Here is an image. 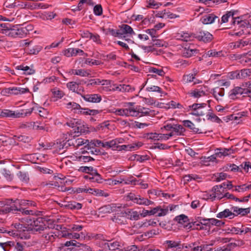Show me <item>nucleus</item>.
<instances>
[{
  "instance_id": "obj_2",
  "label": "nucleus",
  "mask_w": 251,
  "mask_h": 251,
  "mask_svg": "<svg viewBox=\"0 0 251 251\" xmlns=\"http://www.w3.org/2000/svg\"><path fill=\"white\" fill-rule=\"evenodd\" d=\"M10 37L23 38L29 34V31L33 29L32 26L28 25L26 27H19L17 25L11 24Z\"/></svg>"
},
{
  "instance_id": "obj_21",
  "label": "nucleus",
  "mask_w": 251,
  "mask_h": 251,
  "mask_svg": "<svg viewBox=\"0 0 251 251\" xmlns=\"http://www.w3.org/2000/svg\"><path fill=\"white\" fill-rule=\"evenodd\" d=\"M87 141H85V139L81 138H73L69 139L67 141V145L70 146H74L75 148H78L79 147L84 145L85 143H87Z\"/></svg>"
},
{
  "instance_id": "obj_35",
  "label": "nucleus",
  "mask_w": 251,
  "mask_h": 251,
  "mask_svg": "<svg viewBox=\"0 0 251 251\" xmlns=\"http://www.w3.org/2000/svg\"><path fill=\"white\" fill-rule=\"evenodd\" d=\"M217 151L216 154L217 156L221 157L222 156H226L232 154L233 153V150L232 148H223L217 149Z\"/></svg>"
},
{
  "instance_id": "obj_33",
  "label": "nucleus",
  "mask_w": 251,
  "mask_h": 251,
  "mask_svg": "<svg viewBox=\"0 0 251 251\" xmlns=\"http://www.w3.org/2000/svg\"><path fill=\"white\" fill-rule=\"evenodd\" d=\"M147 138L153 140H166L165 134L157 133H149L147 134Z\"/></svg>"
},
{
  "instance_id": "obj_39",
  "label": "nucleus",
  "mask_w": 251,
  "mask_h": 251,
  "mask_svg": "<svg viewBox=\"0 0 251 251\" xmlns=\"http://www.w3.org/2000/svg\"><path fill=\"white\" fill-rule=\"evenodd\" d=\"M117 213L114 215L112 220L115 223H118L119 224H125L126 221V217H122V215L120 214V212H117Z\"/></svg>"
},
{
  "instance_id": "obj_32",
  "label": "nucleus",
  "mask_w": 251,
  "mask_h": 251,
  "mask_svg": "<svg viewBox=\"0 0 251 251\" xmlns=\"http://www.w3.org/2000/svg\"><path fill=\"white\" fill-rule=\"evenodd\" d=\"M110 83V81L108 80L102 79L100 80L99 78L90 79L87 84V86H94L96 85H108Z\"/></svg>"
},
{
  "instance_id": "obj_25",
  "label": "nucleus",
  "mask_w": 251,
  "mask_h": 251,
  "mask_svg": "<svg viewBox=\"0 0 251 251\" xmlns=\"http://www.w3.org/2000/svg\"><path fill=\"white\" fill-rule=\"evenodd\" d=\"M216 19H218L219 21L218 17L214 14H208L202 16L201 21L203 24L207 25L213 23Z\"/></svg>"
},
{
  "instance_id": "obj_23",
  "label": "nucleus",
  "mask_w": 251,
  "mask_h": 251,
  "mask_svg": "<svg viewBox=\"0 0 251 251\" xmlns=\"http://www.w3.org/2000/svg\"><path fill=\"white\" fill-rule=\"evenodd\" d=\"M99 113L98 110L90 109L88 108H82L80 106L76 110L75 113L83 115H96Z\"/></svg>"
},
{
  "instance_id": "obj_8",
  "label": "nucleus",
  "mask_w": 251,
  "mask_h": 251,
  "mask_svg": "<svg viewBox=\"0 0 251 251\" xmlns=\"http://www.w3.org/2000/svg\"><path fill=\"white\" fill-rule=\"evenodd\" d=\"M121 209H122V204L112 203L100 207L99 209V212L102 214L110 213L114 212H120Z\"/></svg>"
},
{
  "instance_id": "obj_61",
  "label": "nucleus",
  "mask_w": 251,
  "mask_h": 251,
  "mask_svg": "<svg viewBox=\"0 0 251 251\" xmlns=\"http://www.w3.org/2000/svg\"><path fill=\"white\" fill-rule=\"evenodd\" d=\"M92 195L97 196H104V197H107L109 196V195L105 193L103 190L93 188Z\"/></svg>"
},
{
  "instance_id": "obj_17",
  "label": "nucleus",
  "mask_w": 251,
  "mask_h": 251,
  "mask_svg": "<svg viewBox=\"0 0 251 251\" xmlns=\"http://www.w3.org/2000/svg\"><path fill=\"white\" fill-rule=\"evenodd\" d=\"M212 191L213 193L209 195L208 197V199L214 200L216 198L219 199H221L224 198V195H222L224 189H222V185H216L214 186L212 189Z\"/></svg>"
},
{
  "instance_id": "obj_48",
  "label": "nucleus",
  "mask_w": 251,
  "mask_h": 251,
  "mask_svg": "<svg viewBox=\"0 0 251 251\" xmlns=\"http://www.w3.org/2000/svg\"><path fill=\"white\" fill-rule=\"evenodd\" d=\"M14 246V243L11 241H8L5 243H0V247L4 251H9L11 248Z\"/></svg>"
},
{
  "instance_id": "obj_15",
  "label": "nucleus",
  "mask_w": 251,
  "mask_h": 251,
  "mask_svg": "<svg viewBox=\"0 0 251 251\" xmlns=\"http://www.w3.org/2000/svg\"><path fill=\"white\" fill-rule=\"evenodd\" d=\"M196 38L204 43L210 42L213 39V35L207 31H200L197 33Z\"/></svg>"
},
{
  "instance_id": "obj_50",
  "label": "nucleus",
  "mask_w": 251,
  "mask_h": 251,
  "mask_svg": "<svg viewBox=\"0 0 251 251\" xmlns=\"http://www.w3.org/2000/svg\"><path fill=\"white\" fill-rule=\"evenodd\" d=\"M227 76L230 79H241L239 70L230 72L228 73Z\"/></svg>"
},
{
  "instance_id": "obj_56",
  "label": "nucleus",
  "mask_w": 251,
  "mask_h": 251,
  "mask_svg": "<svg viewBox=\"0 0 251 251\" xmlns=\"http://www.w3.org/2000/svg\"><path fill=\"white\" fill-rule=\"evenodd\" d=\"M32 122H27L25 123H20L19 127L21 129H25L26 130H30L32 129Z\"/></svg>"
},
{
  "instance_id": "obj_28",
  "label": "nucleus",
  "mask_w": 251,
  "mask_h": 251,
  "mask_svg": "<svg viewBox=\"0 0 251 251\" xmlns=\"http://www.w3.org/2000/svg\"><path fill=\"white\" fill-rule=\"evenodd\" d=\"M212 94L217 101H222V98L225 95V89L223 88H215L212 90Z\"/></svg>"
},
{
  "instance_id": "obj_18",
  "label": "nucleus",
  "mask_w": 251,
  "mask_h": 251,
  "mask_svg": "<svg viewBox=\"0 0 251 251\" xmlns=\"http://www.w3.org/2000/svg\"><path fill=\"white\" fill-rule=\"evenodd\" d=\"M115 113L117 115L119 116H125L126 117L136 116L137 113L133 109L130 108H123V109H117L116 110Z\"/></svg>"
},
{
  "instance_id": "obj_38",
  "label": "nucleus",
  "mask_w": 251,
  "mask_h": 251,
  "mask_svg": "<svg viewBox=\"0 0 251 251\" xmlns=\"http://www.w3.org/2000/svg\"><path fill=\"white\" fill-rule=\"evenodd\" d=\"M192 35L188 32L181 31L177 33L176 37L177 39L187 42L191 40Z\"/></svg>"
},
{
  "instance_id": "obj_43",
  "label": "nucleus",
  "mask_w": 251,
  "mask_h": 251,
  "mask_svg": "<svg viewBox=\"0 0 251 251\" xmlns=\"http://www.w3.org/2000/svg\"><path fill=\"white\" fill-rule=\"evenodd\" d=\"M73 74L81 76H88L90 75V71L83 69L73 70Z\"/></svg>"
},
{
  "instance_id": "obj_59",
  "label": "nucleus",
  "mask_w": 251,
  "mask_h": 251,
  "mask_svg": "<svg viewBox=\"0 0 251 251\" xmlns=\"http://www.w3.org/2000/svg\"><path fill=\"white\" fill-rule=\"evenodd\" d=\"M109 126L108 121L104 122L96 127V129L98 131H105L106 129H108V126Z\"/></svg>"
},
{
  "instance_id": "obj_10",
  "label": "nucleus",
  "mask_w": 251,
  "mask_h": 251,
  "mask_svg": "<svg viewBox=\"0 0 251 251\" xmlns=\"http://www.w3.org/2000/svg\"><path fill=\"white\" fill-rule=\"evenodd\" d=\"M12 226L14 227L15 229L20 233L21 236V239H29L30 235L28 234L25 235V231H28L29 230V227L28 224H23L20 223H15L12 225Z\"/></svg>"
},
{
  "instance_id": "obj_29",
  "label": "nucleus",
  "mask_w": 251,
  "mask_h": 251,
  "mask_svg": "<svg viewBox=\"0 0 251 251\" xmlns=\"http://www.w3.org/2000/svg\"><path fill=\"white\" fill-rule=\"evenodd\" d=\"M137 114L136 117L137 116H148V115H152L154 114V111H152L149 108H145V107H139L137 108V110H135Z\"/></svg>"
},
{
  "instance_id": "obj_53",
  "label": "nucleus",
  "mask_w": 251,
  "mask_h": 251,
  "mask_svg": "<svg viewBox=\"0 0 251 251\" xmlns=\"http://www.w3.org/2000/svg\"><path fill=\"white\" fill-rule=\"evenodd\" d=\"M107 245L109 249L111 251H115L118 250L119 249V247L120 246V243L118 241H114L113 243H111L110 244H105V245Z\"/></svg>"
},
{
  "instance_id": "obj_7",
  "label": "nucleus",
  "mask_w": 251,
  "mask_h": 251,
  "mask_svg": "<svg viewBox=\"0 0 251 251\" xmlns=\"http://www.w3.org/2000/svg\"><path fill=\"white\" fill-rule=\"evenodd\" d=\"M119 27L120 30V32L122 34V39H124L125 41L128 43H133L134 42L131 39L126 38V36H132L133 35L135 34V33L133 31L132 28L129 25L126 24H123L121 25H119Z\"/></svg>"
},
{
  "instance_id": "obj_22",
  "label": "nucleus",
  "mask_w": 251,
  "mask_h": 251,
  "mask_svg": "<svg viewBox=\"0 0 251 251\" xmlns=\"http://www.w3.org/2000/svg\"><path fill=\"white\" fill-rule=\"evenodd\" d=\"M67 86L70 90L77 94H80L81 92L83 91V88L80 85V83L75 81L68 82L67 84Z\"/></svg>"
},
{
  "instance_id": "obj_26",
  "label": "nucleus",
  "mask_w": 251,
  "mask_h": 251,
  "mask_svg": "<svg viewBox=\"0 0 251 251\" xmlns=\"http://www.w3.org/2000/svg\"><path fill=\"white\" fill-rule=\"evenodd\" d=\"M231 210L234 214V217L238 216V215H241L242 216H245L249 214L250 212V208H239L236 206H232Z\"/></svg>"
},
{
  "instance_id": "obj_30",
  "label": "nucleus",
  "mask_w": 251,
  "mask_h": 251,
  "mask_svg": "<svg viewBox=\"0 0 251 251\" xmlns=\"http://www.w3.org/2000/svg\"><path fill=\"white\" fill-rule=\"evenodd\" d=\"M11 27L9 23L0 24V33L10 37Z\"/></svg>"
},
{
  "instance_id": "obj_60",
  "label": "nucleus",
  "mask_w": 251,
  "mask_h": 251,
  "mask_svg": "<svg viewBox=\"0 0 251 251\" xmlns=\"http://www.w3.org/2000/svg\"><path fill=\"white\" fill-rule=\"evenodd\" d=\"M108 32L110 34L114 37H118L119 38H122V34L120 32V29L118 30H115L114 29L108 28Z\"/></svg>"
},
{
  "instance_id": "obj_13",
  "label": "nucleus",
  "mask_w": 251,
  "mask_h": 251,
  "mask_svg": "<svg viewBox=\"0 0 251 251\" xmlns=\"http://www.w3.org/2000/svg\"><path fill=\"white\" fill-rule=\"evenodd\" d=\"M29 92V89L27 88H22L13 87L5 88L2 91L4 95L10 94V95H19L24 94Z\"/></svg>"
},
{
  "instance_id": "obj_41",
  "label": "nucleus",
  "mask_w": 251,
  "mask_h": 251,
  "mask_svg": "<svg viewBox=\"0 0 251 251\" xmlns=\"http://www.w3.org/2000/svg\"><path fill=\"white\" fill-rule=\"evenodd\" d=\"M185 129L183 126L178 124H173V131L175 132V134L176 135H183V132Z\"/></svg>"
},
{
  "instance_id": "obj_3",
  "label": "nucleus",
  "mask_w": 251,
  "mask_h": 251,
  "mask_svg": "<svg viewBox=\"0 0 251 251\" xmlns=\"http://www.w3.org/2000/svg\"><path fill=\"white\" fill-rule=\"evenodd\" d=\"M241 95L251 97V89L249 84L247 88L244 85L241 86H235L229 92V97L231 100L237 99L238 96Z\"/></svg>"
},
{
  "instance_id": "obj_14",
  "label": "nucleus",
  "mask_w": 251,
  "mask_h": 251,
  "mask_svg": "<svg viewBox=\"0 0 251 251\" xmlns=\"http://www.w3.org/2000/svg\"><path fill=\"white\" fill-rule=\"evenodd\" d=\"M64 54L68 57L76 56L77 55L87 56V54L82 50L77 48H69L64 51Z\"/></svg>"
},
{
  "instance_id": "obj_4",
  "label": "nucleus",
  "mask_w": 251,
  "mask_h": 251,
  "mask_svg": "<svg viewBox=\"0 0 251 251\" xmlns=\"http://www.w3.org/2000/svg\"><path fill=\"white\" fill-rule=\"evenodd\" d=\"M33 108L28 109L27 111L24 112V110L21 111H12L9 109H4L1 112L0 115L2 117H12L14 118H18L20 117H25L27 115H29L32 112Z\"/></svg>"
},
{
  "instance_id": "obj_62",
  "label": "nucleus",
  "mask_w": 251,
  "mask_h": 251,
  "mask_svg": "<svg viewBox=\"0 0 251 251\" xmlns=\"http://www.w3.org/2000/svg\"><path fill=\"white\" fill-rule=\"evenodd\" d=\"M79 107L80 105L75 102H70L66 104V108L71 110H74L75 113L76 111V110L78 109V108Z\"/></svg>"
},
{
  "instance_id": "obj_52",
  "label": "nucleus",
  "mask_w": 251,
  "mask_h": 251,
  "mask_svg": "<svg viewBox=\"0 0 251 251\" xmlns=\"http://www.w3.org/2000/svg\"><path fill=\"white\" fill-rule=\"evenodd\" d=\"M2 175L8 181H11L13 178V175L11 174L10 171L3 169L1 171Z\"/></svg>"
},
{
  "instance_id": "obj_19",
  "label": "nucleus",
  "mask_w": 251,
  "mask_h": 251,
  "mask_svg": "<svg viewBox=\"0 0 251 251\" xmlns=\"http://www.w3.org/2000/svg\"><path fill=\"white\" fill-rule=\"evenodd\" d=\"M233 25H237L239 27H248L251 26L250 21L245 19V16L240 17H236L234 21L232 22Z\"/></svg>"
},
{
  "instance_id": "obj_24",
  "label": "nucleus",
  "mask_w": 251,
  "mask_h": 251,
  "mask_svg": "<svg viewBox=\"0 0 251 251\" xmlns=\"http://www.w3.org/2000/svg\"><path fill=\"white\" fill-rule=\"evenodd\" d=\"M74 130L75 133L79 134H86L89 132L88 127L80 120L79 121Z\"/></svg>"
},
{
  "instance_id": "obj_55",
  "label": "nucleus",
  "mask_w": 251,
  "mask_h": 251,
  "mask_svg": "<svg viewBox=\"0 0 251 251\" xmlns=\"http://www.w3.org/2000/svg\"><path fill=\"white\" fill-rule=\"evenodd\" d=\"M42 47L39 46H35L34 47H29L28 49L29 53L31 54H37L41 50Z\"/></svg>"
},
{
  "instance_id": "obj_64",
  "label": "nucleus",
  "mask_w": 251,
  "mask_h": 251,
  "mask_svg": "<svg viewBox=\"0 0 251 251\" xmlns=\"http://www.w3.org/2000/svg\"><path fill=\"white\" fill-rule=\"evenodd\" d=\"M152 40L154 42L153 45L157 47H167L168 46V44L163 40L155 39H152Z\"/></svg>"
},
{
  "instance_id": "obj_5",
  "label": "nucleus",
  "mask_w": 251,
  "mask_h": 251,
  "mask_svg": "<svg viewBox=\"0 0 251 251\" xmlns=\"http://www.w3.org/2000/svg\"><path fill=\"white\" fill-rule=\"evenodd\" d=\"M164 244L167 249H173L175 251H182L185 249L186 244L182 243L180 239L177 238L175 240H166Z\"/></svg>"
},
{
  "instance_id": "obj_27",
  "label": "nucleus",
  "mask_w": 251,
  "mask_h": 251,
  "mask_svg": "<svg viewBox=\"0 0 251 251\" xmlns=\"http://www.w3.org/2000/svg\"><path fill=\"white\" fill-rule=\"evenodd\" d=\"M235 14L236 11H230L226 12V13L224 14L221 18V23H227L229 19H231V25H233L232 22L236 18V17H235Z\"/></svg>"
},
{
  "instance_id": "obj_42",
  "label": "nucleus",
  "mask_w": 251,
  "mask_h": 251,
  "mask_svg": "<svg viewBox=\"0 0 251 251\" xmlns=\"http://www.w3.org/2000/svg\"><path fill=\"white\" fill-rule=\"evenodd\" d=\"M186 249H191L192 251H202L201 245L199 246L197 242L186 244Z\"/></svg>"
},
{
  "instance_id": "obj_63",
  "label": "nucleus",
  "mask_w": 251,
  "mask_h": 251,
  "mask_svg": "<svg viewBox=\"0 0 251 251\" xmlns=\"http://www.w3.org/2000/svg\"><path fill=\"white\" fill-rule=\"evenodd\" d=\"M102 147L107 149H114L115 148V141H114V140H112L109 141H104L103 144H102Z\"/></svg>"
},
{
  "instance_id": "obj_46",
  "label": "nucleus",
  "mask_w": 251,
  "mask_h": 251,
  "mask_svg": "<svg viewBox=\"0 0 251 251\" xmlns=\"http://www.w3.org/2000/svg\"><path fill=\"white\" fill-rule=\"evenodd\" d=\"M65 207L70 209H80L82 207V204L76 202H69L65 205Z\"/></svg>"
},
{
  "instance_id": "obj_34",
  "label": "nucleus",
  "mask_w": 251,
  "mask_h": 251,
  "mask_svg": "<svg viewBox=\"0 0 251 251\" xmlns=\"http://www.w3.org/2000/svg\"><path fill=\"white\" fill-rule=\"evenodd\" d=\"M19 212H20L23 215H36L39 216L41 215L42 212L37 210H27L26 208L24 207H20L19 209Z\"/></svg>"
},
{
  "instance_id": "obj_12",
  "label": "nucleus",
  "mask_w": 251,
  "mask_h": 251,
  "mask_svg": "<svg viewBox=\"0 0 251 251\" xmlns=\"http://www.w3.org/2000/svg\"><path fill=\"white\" fill-rule=\"evenodd\" d=\"M199 52V50L197 49L196 46L193 44H187L182 50L183 56L185 57H190L195 55Z\"/></svg>"
},
{
  "instance_id": "obj_37",
  "label": "nucleus",
  "mask_w": 251,
  "mask_h": 251,
  "mask_svg": "<svg viewBox=\"0 0 251 251\" xmlns=\"http://www.w3.org/2000/svg\"><path fill=\"white\" fill-rule=\"evenodd\" d=\"M17 203H18L20 207H23L25 206H36V203L32 201H29L25 200L17 199Z\"/></svg>"
},
{
  "instance_id": "obj_9",
  "label": "nucleus",
  "mask_w": 251,
  "mask_h": 251,
  "mask_svg": "<svg viewBox=\"0 0 251 251\" xmlns=\"http://www.w3.org/2000/svg\"><path fill=\"white\" fill-rule=\"evenodd\" d=\"M206 104L205 103H194L189 106V108L192 109L191 114L195 116H200L205 114L206 112L204 108Z\"/></svg>"
},
{
  "instance_id": "obj_36",
  "label": "nucleus",
  "mask_w": 251,
  "mask_h": 251,
  "mask_svg": "<svg viewBox=\"0 0 251 251\" xmlns=\"http://www.w3.org/2000/svg\"><path fill=\"white\" fill-rule=\"evenodd\" d=\"M206 221H207L208 223H204V225L205 226L214 225L217 226H221L225 224V223L222 221L214 218L208 219Z\"/></svg>"
},
{
  "instance_id": "obj_58",
  "label": "nucleus",
  "mask_w": 251,
  "mask_h": 251,
  "mask_svg": "<svg viewBox=\"0 0 251 251\" xmlns=\"http://www.w3.org/2000/svg\"><path fill=\"white\" fill-rule=\"evenodd\" d=\"M77 160L80 162H88L94 160V158L89 156L80 155L77 157Z\"/></svg>"
},
{
  "instance_id": "obj_45",
  "label": "nucleus",
  "mask_w": 251,
  "mask_h": 251,
  "mask_svg": "<svg viewBox=\"0 0 251 251\" xmlns=\"http://www.w3.org/2000/svg\"><path fill=\"white\" fill-rule=\"evenodd\" d=\"M190 94L192 97L199 98L205 96L206 94L205 91L202 89V88H201V89H197L194 90L190 93Z\"/></svg>"
},
{
  "instance_id": "obj_57",
  "label": "nucleus",
  "mask_w": 251,
  "mask_h": 251,
  "mask_svg": "<svg viewBox=\"0 0 251 251\" xmlns=\"http://www.w3.org/2000/svg\"><path fill=\"white\" fill-rule=\"evenodd\" d=\"M17 176L20 180L23 182L27 183L29 180L28 175L25 173L20 171L17 174Z\"/></svg>"
},
{
  "instance_id": "obj_54",
  "label": "nucleus",
  "mask_w": 251,
  "mask_h": 251,
  "mask_svg": "<svg viewBox=\"0 0 251 251\" xmlns=\"http://www.w3.org/2000/svg\"><path fill=\"white\" fill-rule=\"evenodd\" d=\"M207 55L209 57H221L224 56L222 51H216L215 50H210L207 51Z\"/></svg>"
},
{
  "instance_id": "obj_16",
  "label": "nucleus",
  "mask_w": 251,
  "mask_h": 251,
  "mask_svg": "<svg viewBox=\"0 0 251 251\" xmlns=\"http://www.w3.org/2000/svg\"><path fill=\"white\" fill-rule=\"evenodd\" d=\"M174 220L184 227H187L188 229L192 227V225L188 217L184 214H181L176 216Z\"/></svg>"
},
{
  "instance_id": "obj_47",
  "label": "nucleus",
  "mask_w": 251,
  "mask_h": 251,
  "mask_svg": "<svg viewBox=\"0 0 251 251\" xmlns=\"http://www.w3.org/2000/svg\"><path fill=\"white\" fill-rule=\"evenodd\" d=\"M17 69L20 70H23L25 72V74L27 75H31L34 73L35 71L34 70L30 68L28 66L21 65L16 67Z\"/></svg>"
},
{
  "instance_id": "obj_49",
  "label": "nucleus",
  "mask_w": 251,
  "mask_h": 251,
  "mask_svg": "<svg viewBox=\"0 0 251 251\" xmlns=\"http://www.w3.org/2000/svg\"><path fill=\"white\" fill-rule=\"evenodd\" d=\"M241 79H244L251 75V69H244L239 70Z\"/></svg>"
},
{
  "instance_id": "obj_31",
  "label": "nucleus",
  "mask_w": 251,
  "mask_h": 251,
  "mask_svg": "<svg viewBox=\"0 0 251 251\" xmlns=\"http://www.w3.org/2000/svg\"><path fill=\"white\" fill-rule=\"evenodd\" d=\"M216 217L220 219L229 218L231 219L234 218V214L231 209L230 210L229 209H226L223 211L218 213Z\"/></svg>"
},
{
  "instance_id": "obj_11",
  "label": "nucleus",
  "mask_w": 251,
  "mask_h": 251,
  "mask_svg": "<svg viewBox=\"0 0 251 251\" xmlns=\"http://www.w3.org/2000/svg\"><path fill=\"white\" fill-rule=\"evenodd\" d=\"M120 214L123 217H126L130 220L137 221L140 219L141 215L136 211H134L132 209H129L127 211H125L124 207H122L120 211Z\"/></svg>"
},
{
  "instance_id": "obj_40",
  "label": "nucleus",
  "mask_w": 251,
  "mask_h": 251,
  "mask_svg": "<svg viewBox=\"0 0 251 251\" xmlns=\"http://www.w3.org/2000/svg\"><path fill=\"white\" fill-rule=\"evenodd\" d=\"M183 125L189 128L190 129H191L192 130V131H193L195 133H201V132L200 131V129L196 127L194 124L190 121L185 120V121H183Z\"/></svg>"
},
{
  "instance_id": "obj_51",
  "label": "nucleus",
  "mask_w": 251,
  "mask_h": 251,
  "mask_svg": "<svg viewBox=\"0 0 251 251\" xmlns=\"http://www.w3.org/2000/svg\"><path fill=\"white\" fill-rule=\"evenodd\" d=\"M116 89L119 90L120 91L132 92L134 90V88L131 87L129 85L124 84L117 87Z\"/></svg>"
},
{
  "instance_id": "obj_20",
  "label": "nucleus",
  "mask_w": 251,
  "mask_h": 251,
  "mask_svg": "<svg viewBox=\"0 0 251 251\" xmlns=\"http://www.w3.org/2000/svg\"><path fill=\"white\" fill-rule=\"evenodd\" d=\"M81 97L86 101L93 103H98L101 100L100 95L97 94L81 95Z\"/></svg>"
},
{
  "instance_id": "obj_44",
  "label": "nucleus",
  "mask_w": 251,
  "mask_h": 251,
  "mask_svg": "<svg viewBox=\"0 0 251 251\" xmlns=\"http://www.w3.org/2000/svg\"><path fill=\"white\" fill-rule=\"evenodd\" d=\"M102 178L101 176L98 174L97 170L94 171L92 173V177H90V180L92 182H96L98 183L102 182Z\"/></svg>"
},
{
  "instance_id": "obj_1",
  "label": "nucleus",
  "mask_w": 251,
  "mask_h": 251,
  "mask_svg": "<svg viewBox=\"0 0 251 251\" xmlns=\"http://www.w3.org/2000/svg\"><path fill=\"white\" fill-rule=\"evenodd\" d=\"M46 222L47 221L44 218H33L31 219L30 223L28 224L29 230L39 232L45 230L48 227L46 225Z\"/></svg>"
},
{
  "instance_id": "obj_6",
  "label": "nucleus",
  "mask_w": 251,
  "mask_h": 251,
  "mask_svg": "<svg viewBox=\"0 0 251 251\" xmlns=\"http://www.w3.org/2000/svg\"><path fill=\"white\" fill-rule=\"evenodd\" d=\"M127 198L134 203L139 205L148 206L153 203V201L148 200V199L144 198L140 195H136L132 193H129L127 196Z\"/></svg>"
}]
</instances>
